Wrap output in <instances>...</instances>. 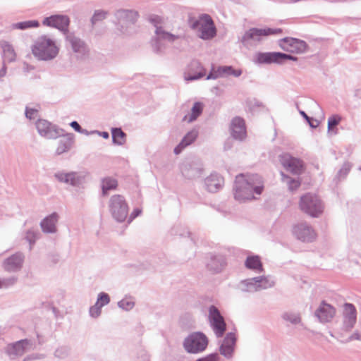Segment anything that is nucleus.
I'll use <instances>...</instances> for the list:
<instances>
[{
    "mask_svg": "<svg viewBox=\"0 0 361 361\" xmlns=\"http://www.w3.org/2000/svg\"><path fill=\"white\" fill-rule=\"evenodd\" d=\"M208 319L216 336L217 338L222 337L226 330V324L224 317L216 306L211 305L209 307Z\"/></svg>",
    "mask_w": 361,
    "mask_h": 361,
    "instance_id": "nucleus-11",
    "label": "nucleus"
},
{
    "mask_svg": "<svg viewBox=\"0 0 361 361\" xmlns=\"http://www.w3.org/2000/svg\"><path fill=\"white\" fill-rule=\"evenodd\" d=\"M281 175L282 181L288 185L290 191L295 190L300 187V182L298 178H291L286 175L283 172H281Z\"/></svg>",
    "mask_w": 361,
    "mask_h": 361,
    "instance_id": "nucleus-39",
    "label": "nucleus"
},
{
    "mask_svg": "<svg viewBox=\"0 0 361 361\" xmlns=\"http://www.w3.org/2000/svg\"><path fill=\"white\" fill-rule=\"evenodd\" d=\"M25 260V255L17 252L4 259L2 264L4 269L9 273H15L21 270Z\"/></svg>",
    "mask_w": 361,
    "mask_h": 361,
    "instance_id": "nucleus-19",
    "label": "nucleus"
},
{
    "mask_svg": "<svg viewBox=\"0 0 361 361\" xmlns=\"http://www.w3.org/2000/svg\"><path fill=\"white\" fill-rule=\"evenodd\" d=\"M38 113V109L35 108L25 107V114L27 118L32 120L34 119Z\"/></svg>",
    "mask_w": 361,
    "mask_h": 361,
    "instance_id": "nucleus-55",
    "label": "nucleus"
},
{
    "mask_svg": "<svg viewBox=\"0 0 361 361\" xmlns=\"http://www.w3.org/2000/svg\"><path fill=\"white\" fill-rule=\"evenodd\" d=\"M279 161L283 168L293 174L299 175L303 171V163L298 158L292 157L288 153H283L279 156Z\"/></svg>",
    "mask_w": 361,
    "mask_h": 361,
    "instance_id": "nucleus-15",
    "label": "nucleus"
},
{
    "mask_svg": "<svg viewBox=\"0 0 361 361\" xmlns=\"http://www.w3.org/2000/svg\"><path fill=\"white\" fill-rule=\"evenodd\" d=\"M294 236L304 243L312 242L316 238V233L312 227L307 223H299L293 228Z\"/></svg>",
    "mask_w": 361,
    "mask_h": 361,
    "instance_id": "nucleus-16",
    "label": "nucleus"
},
{
    "mask_svg": "<svg viewBox=\"0 0 361 361\" xmlns=\"http://www.w3.org/2000/svg\"><path fill=\"white\" fill-rule=\"evenodd\" d=\"M32 345L30 340L22 339L15 343L8 344L6 348V354L11 359L21 356Z\"/></svg>",
    "mask_w": 361,
    "mask_h": 361,
    "instance_id": "nucleus-21",
    "label": "nucleus"
},
{
    "mask_svg": "<svg viewBox=\"0 0 361 361\" xmlns=\"http://www.w3.org/2000/svg\"><path fill=\"white\" fill-rule=\"evenodd\" d=\"M204 109V104L201 102H195L192 108L190 113L185 115L183 118V121L188 123L195 121L198 117L202 114Z\"/></svg>",
    "mask_w": 361,
    "mask_h": 361,
    "instance_id": "nucleus-31",
    "label": "nucleus"
},
{
    "mask_svg": "<svg viewBox=\"0 0 361 361\" xmlns=\"http://www.w3.org/2000/svg\"><path fill=\"white\" fill-rule=\"evenodd\" d=\"M351 169V164L349 162H345L341 169L338 171L335 178L338 180L345 178Z\"/></svg>",
    "mask_w": 361,
    "mask_h": 361,
    "instance_id": "nucleus-45",
    "label": "nucleus"
},
{
    "mask_svg": "<svg viewBox=\"0 0 361 361\" xmlns=\"http://www.w3.org/2000/svg\"><path fill=\"white\" fill-rule=\"evenodd\" d=\"M32 54L39 60L51 61L56 57L59 49L56 42L47 35L40 36L35 42Z\"/></svg>",
    "mask_w": 361,
    "mask_h": 361,
    "instance_id": "nucleus-2",
    "label": "nucleus"
},
{
    "mask_svg": "<svg viewBox=\"0 0 361 361\" xmlns=\"http://www.w3.org/2000/svg\"><path fill=\"white\" fill-rule=\"evenodd\" d=\"M138 361H149V357L145 350H141L138 353Z\"/></svg>",
    "mask_w": 361,
    "mask_h": 361,
    "instance_id": "nucleus-58",
    "label": "nucleus"
},
{
    "mask_svg": "<svg viewBox=\"0 0 361 361\" xmlns=\"http://www.w3.org/2000/svg\"><path fill=\"white\" fill-rule=\"evenodd\" d=\"M101 312L102 307H98V305H97L96 303L93 306L90 307L89 313L90 317L93 318H97L101 314Z\"/></svg>",
    "mask_w": 361,
    "mask_h": 361,
    "instance_id": "nucleus-54",
    "label": "nucleus"
},
{
    "mask_svg": "<svg viewBox=\"0 0 361 361\" xmlns=\"http://www.w3.org/2000/svg\"><path fill=\"white\" fill-rule=\"evenodd\" d=\"M208 343V338L204 333L196 331L190 334L184 339L183 346L187 353L197 354L207 348Z\"/></svg>",
    "mask_w": 361,
    "mask_h": 361,
    "instance_id": "nucleus-6",
    "label": "nucleus"
},
{
    "mask_svg": "<svg viewBox=\"0 0 361 361\" xmlns=\"http://www.w3.org/2000/svg\"><path fill=\"white\" fill-rule=\"evenodd\" d=\"M238 288L242 292L253 293L258 291L255 277L241 281L239 283Z\"/></svg>",
    "mask_w": 361,
    "mask_h": 361,
    "instance_id": "nucleus-35",
    "label": "nucleus"
},
{
    "mask_svg": "<svg viewBox=\"0 0 361 361\" xmlns=\"http://www.w3.org/2000/svg\"><path fill=\"white\" fill-rule=\"evenodd\" d=\"M118 306L123 310L129 311L134 307L135 302L131 298L126 297L118 302Z\"/></svg>",
    "mask_w": 361,
    "mask_h": 361,
    "instance_id": "nucleus-42",
    "label": "nucleus"
},
{
    "mask_svg": "<svg viewBox=\"0 0 361 361\" xmlns=\"http://www.w3.org/2000/svg\"><path fill=\"white\" fill-rule=\"evenodd\" d=\"M113 143L116 145H123L126 142V133L120 128L111 129Z\"/></svg>",
    "mask_w": 361,
    "mask_h": 361,
    "instance_id": "nucleus-37",
    "label": "nucleus"
},
{
    "mask_svg": "<svg viewBox=\"0 0 361 361\" xmlns=\"http://www.w3.org/2000/svg\"><path fill=\"white\" fill-rule=\"evenodd\" d=\"M231 131L234 139L243 140L246 136L245 121L240 117L233 118L231 124Z\"/></svg>",
    "mask_w": 361,
    "mask_h": 361,
    "instance_id": "nucleus-27",
    "label": "nucleus"
},
{
    "mask_svg": "<svg viewBox=\"0 0 361 361\" xmlns=\"http://www.w3.org/2000/svg\"><path fill=\"white\" fill-rule=\"evenodd\" d=\"M201 19L203 20L198 31V36L204 40L211 39L216 35V29L211 16L208 14H202Z\"/></svg>",
    "mask_w": 361,
    "mask_h": 361,
    "instance_id": "nucleus-18",
    "label": "nucleus"
},
{
    "mask_svg": "<svg viewBox=\"0 0 361 361\" xmlns=\"http://www.w3.org/2000/svg\"><path fill=\"white\" fill-rule=\"evenodd\" d=\"M6 73V66L5 63L3 62L2 68L0 69V78L5 76Z\"/></svg>",
    "mask_w": 361,
    "mask_h": 361,
    "instance_id": "nucleus-63",
    "label": "nucleus"
},
{
    "mask_svg": "<svg viewBox=\"0 0 361 361\" xmlns=\"http://www.w3.org/2000/svg\"><path fill=\"white\" fill-rule=\"evenodd\" d=\"M70 18L66 15L55 14L46 17L42 20V25L44 26L54 27L60 30L66 37L69 33L68 27L70 25Z\"/></svg>",
    "mask_w": 361,
    "mask_h": 361,
    "instance_id": "nucleus-13",
    "label": "nucleus"
},
{
    "mask_svg": "<svg viewBox=\"0 0 361 361\" xmlns=\"http://www.w3.org/2000/svg\"><path fill=\"white\" fill-rule=\"evenodd\" d=\"M40 136L46 139H56L63 135L64 130L45 119H38L35 123Z\"/></svg>",
    "mask_w": 361,
    "mask_h": 361,
    "instance_id": "nucleus-10",
    "label": "nucleus"
},
{
    "mask_svg": "<svg viewBox=\"0 0 361 361\" xmlns=\"http://www.w3.org/2000/svg\"><path fill=\"white\" fill-rule=\"evenodd\" d=\"M199 131L197 128H193L188 132L186 135L182 138L179 144L174 148L173 152L175 154H179L188 146L193 143L197 138Z\"/></svg>",
    "mask_w": 361,
    "mask_h": 361,
    "instance_id": "nucleus-28",
    "label": "nucleus"
},
{
    "mask_svg": "<svg viewBox=\"0 0 361 361\" xmlns=\"http://www.w3.org/2000/svg\"><path fill=\"white\" fill-rule=\"evenodd\" d=\"M69 355V349L66 346L58 348L54 352V356L59 359H65Z\"/></svg>",
    "mask_w": 361,
    "mask_h": 361,
    "instance_id": "nucleus-50",
    "label": "nucleus"
},
{
    "mask_svg": "<svg viewBox=\"0 0 361 361\" xmlns=\"http://www.w3.org/2000/svg\"><path fill=\"white\" fill-rule=\"evenodd\" d=\"M205 70L202 68V70L197 73L188 74V75L185 77V79L188 81L196 80L203 78L205 75Z\"/></svg>",
    "mask_w": 361,
    "mask_h": 361,
    "instance_id": "nucleus-53",
    "label": "nucleus"
},
{
    "mask_svg": "<svg viewBox=\"0 0 361 361\" xmlns=\"http://www.w3.org/2000/svg\"><path fill=\"white\" fill-rule=\"evenodd\" d=\"M242 74L240 69H234L231 66H221L216 69L212 68L211 71L207 75L206 80H215L218 78L233 75L239 77Z\"/></svg>",
    "mask_w": 361,
    "mask_h": 361,
    "instance_id": "nucleus-23",
    "label": "nucleus"
},
{
    "mask_svg": "<svg viewBox=\"0 0 361 361\" xmlns=\"http://www.w3.org/2000/svg\"><path fill=\"white\" fill-rule=\"evenodd\" d=\"M226 259L224 255L220 254H210L209 259L207 262V269L212 274H219L226 267Z\"/></svg>",
    "mask_w": 361,
    "mask_h": 361,
    "instance_id": "nucleus-25",
    "label": "nucleus"
},
{
    "mask_svg": "<svg viewBox=\"0 0 361 361\" xmlns=\"http://www.w3.org/2000/svg\"><path fill=\"white\" fill-rule=\"evenodd\" d=\"M39 235L40 233L37 231L28 230L26 232L25 239L30 243V248L32 247V245L35 243L36 240L39 238Z\"/></svg>",
    "mask_w": 361,
    "mask_h": 361,
    "instance_id": "nucleus-47",
    "label": "nucleus"
},
{
    "mask_svg": "<svg viewBox=\"0 0 361 361\" xmlns=\"http://www.w3.org/2000/svg\"><path fill=\"white\" fill-rule=\"evenodd\" d=\"M153 51L156 54H161L166 49V45L161 39L153 37L151 40Z\"/></svg>",
    "mask_w": 361,
    "mask_h": 361,
    "instance_id": "nucleus-43",
    "label": "nucleus"
},
{
    "mask_svg": "<svg viewBox=\"0 0 361 361\" xmlns=\"http://www.w3.org/2000/svg\"><path fill=\"white\" fill-rule=\"evenodd\" d=\"M108 207L111 216L117 222L122 223L127 219L129 207L123 195H112L109 200Z\"/></svg>",
    "mask_w": 361,
    "mask_h": 361,
    "instance_id": "nucleus-5",
    "label": "nucleus"
},
{
    "mask_svg": "<svg viewBox=\"0 0 361 361\" xmlns=\"http://www.w3.org/2000/svg\"><path fill=\"white\" fill-rule=\"evenodd\" d=\"M65 43L67 49L74 54L77 59L85 60L89 57L90 49L88 44L75 32L67 33Z\"/></svg>",
    "mask_w": 361,
    "mask_h": 361,
    "instance_id": "nucleus-3",
    "label": "nucleus"
},
{
    "mask_svg": "<svg viewBox=\"0 0 361 361\" xmlns=\"http://www.w3.org/2000/svg\"><path fill=\"white\" fill-rule=\"evenodd\" d=\"M300 114L306 120L312 128H316L319 126V122L317 120L308 116L304 111H300Z\"/></svg>",
    "mask_w": 361,
    "mask_h": 361,
    "instance_id": "nucleus-51",
    "label": "nucleus"
},
{
    "mask_svg": "<svg viewBox=\"0 0 361 361\" xmlns=\"http://www.w3.org/2000/svg\"><path fill=\"white\" fill-rule=\"evenodd\" d=\"M0 44L3 51V62L6 63L15 61L16 54L13 46L6 41H1Z\"/></svg>",
    "mask_w": 361,
    "mask_h": 361,
    "instance_id": "nucleus-32",
    "label": "nucleus"
},
{
    "mask_svg": "<svg viewBox=\"0 0 361 361\" xmlns=\"http://www.w3.org/2000/svg\"><path fill=\"white\" fill-rule=\"evenodd\" d=\"M279 45L283 50L296 54L305 52L307 47V43L305 41L292 37L281 39Z\"/></svg>",
    "mask_w": 361,
    "mask_h": 361,
    "instance_id": "nucleus-17",
    "label": "nucleus"
},
{
    "mask_svg": "<svg viewBox=\"0 0 361 361\" xmlns=\"http://www.w3.org/2000/svg\"><path fill=\"white\" fill-rule=\"evenodd\" d=\"M91 133H97V134L99 135L100 136H102L104 139H108L109 137V133L106 132V131L100 132L98 130H94V131H92Z\"/></svg>",
    "mask_w": 361,
    "mask_h": 361,
    "instance_id": "nucleus-61",
    "label": "nucleus"
},
{
    "mask_svg": "<svg viewBox=\"0 0 361 361\" xmlns=\"http://www.w3.org/2000/svg\"><path fill=\"white\" fill-rule=\"evenodd\" d=\"M281 318L283 320L291 323L292 324H298L300 323V322H301V318H300V314L298 313L291 312H283L281 314Z\"/></svg>",
    "mask_w": 361,
    "mask_h": 361,
    "instance_id": "nucleus-41",
    "label": "nucleus"
},
{
    "mask_svg": "<svg viewBox=\"0 0 361 361\" xmlns=\"http://www.w3.org/2000/svg\"><path fill=\"white\" fill-rule=\"evenodd\" d=\"M257 282V290L267 289L274 286L275 283L269 276H257L255 277Z\"/></svg>",
    "mask_w": 361,
    "mask_h": 361,
    "instance_id": "nucleus-38",
    "label": "nucleus"
},
{
    "mask_svg": "<svg viewBox=\"0 0 361 361\" xmlns=\"http://www.w3.org/2000/svg\"><path fill=\"white\" fill-rule=\"evenodd\" d=\"M341 120L339 115L334 114L331 116L328 119V130L331 131L334 127L338 126Z\"/></svg>",
    "mask_w": 361,
    "mask_h": 361,
    "instance_id": "nucleus-49",
    "label": "nucleus"
},
{
    "mask_svg": "<svg viewBox=\"0 0 361 361\" xmlns=\"http://www.w3.org/2000/svg\"><path fill=\"white\" fill-rule=\"evenodd\" d=\"M35 357H31V356H27L26 357L24 358L23 361H28L31 359H34Z\"/></svg>",
    "mask_w": 361,
    "mask_h": 361,
    "instance_id": "nucleus-64",
    "label": "nucleus"
},
{
    "mask_svg": "<svg viewBox=\"0 0 361 361\" xmlns=\"http://www.w3.org/2000/svg\"><path fill=\"white\" fill-rule=\"evenodd\" d=\"M85 174L78 171H58L54 173V178L60 183L79 188L85 181Z\"/></svg>",
    "mask_w": 361,
    "mask_h": 361,
    "instance_id": "nucleus-8",
    "label": "nucleus"
},
{
    "mask_svg": "<svg viewBox=\"0 0 361 361\" xmlns=\"http://www.w3.org/2000/svg\"><path fill=\"white\" fill-rule=\"evenodd\" d=\"M39 26V23L36 20H30L23 22L16 23L13 25V27L16 29L26 30L32 27H37Z\"/></svg>",
    "mask_w": 361,
    "mask_h": 361,
    "instance_id": "nucleus-40",
    "label": "nucleus"
},
{
    "mask_svg": "<svg viewBox=\"0 0 361 361\" xmlns=\"http://www.w3.org/2000/svg\"><path fill=\"white\" fill-rule=\"evenodd\" d=\"M219 356L217 353H211L204 357H200L195 361H218Z\"/></svg>",
    "mask_w": 361,
    "mask_h": 361,
    "instance_id": "nucleus-56",
    "label": "nucleus"
},
{
    "mask_svg": "<svg viewBox=\"0 0 361 361\" xmlns=\"http://www.w3.org/2000/svg\"><path fill=\"white\" fill-rule=\"evenodd\" d=\"M287 60L296 61L298 58L291 54L282 52H258L255 55L254 62L258 64H282Z\"/></svg>",
    "mask_w": 361,
    "mask_h": 361,
    "instance_id": "nucleus-7",
    "label": "nucleus"
},
{
    "mask_svg": "<svg viewBox=\"0 0 361 361\" xmlns=\"http://www.w3.org/2000/svg\"><path fill=\"white\" fill-rule=\"evenodd\" d=\"M224 184V178L218 173H211L204 180L206 189L210 192H217Z\"/></svg>",
    "mask_w": 361,
    "mask_h": 361,
    "instance_id": "nucleus-29",
    "label": "nucleus"
},
{
    "mask_svg": "<svg viewBox=\"0 0 361 361\" xmlns=\"http://www.w3.org/2000/svg\"><path fill=\"white\" fill-rule=\"evenodd\" d=\"M202 22L203 20L201 19V15L200 16L198 19L191 18L189 20L190 27L192 30L198 32L200 28V26L202 24Z\"/></svg>",
    "mask_w": 361,
    "mask_h": 361,
    "instance_id": "nucleus-52",
    "label": "nucleus"
},
{
    "mask_svg": "<svg viewBox=\"0 0 361 361\" xmlns=\"http://www.w3.org/2000/svg\"><path fill=\"white\" fill-rule=\"evenodd\" d=\"M361 336L358 331L354 332L353 334H351L348 338H347L344 342H349L353 340H360Z\"/></svg>",
    "mask_w": 361,
    "mask_h": 361,
    "instance_id": "nucleus-59",
    "label": "nucleus"
},
{
    "mask_svg": "<svg viewBox=\"0 0 361 361\" xmlns=\"http://www.w3.org/2000/svg\"><path fill=\"white\" fill-rule=\"evenodd\" d=\"M115 16L118 20V29L123 34H130V26L133 25L138 18V13L133 10H118Z\"/></svg>",
    "mask_w": 361,
    "mask_h": 361,
    "instance_id": "nucleus-9",
    "label": "nucleus"
},
{
    "mask_svg": "<svg viewBox=\"0 0 361 361\" xmlns=\"http://www.w3.org/2000/svg\"><path fill=\"white\" fill-rule=\"evenodd\" d=\"M336 314L335 308L326 303L325 301H322L317 310L314 312V315L319 321L322 323H326L331 321Z\"/></svg>",
    "mask_w": 361,
    "mask_h": 361,
    "instance_id": "nucleus-24",
    "label": "nucleus"
},
{
    "mask_svg": "<svg viewBox=\"0 0 361 361\" xmlns=\"http://www.w3.org/2000/svg\"><path fill=\"white\" fill-rule=\"evenodd\" d=\"M155 38L161 39V41H167L169 42H173L175 40L180 38L179 35H176L166 32L162 27H157V29L155 30Z\"/></svg>",
    "mask_w": 361,
    "mask_h": 361,
    "instance_id": "nucleus-36",
    "label": "nucleus"
},
{
    "mask_svg": "<svg viewBox=\"0 0 361 361\" xmlns=\"http://www.w3.org/2000/svg\"><path fill=\"white\" fill-rule=\"evenodd\" d=\"M237 337L233 332L228 333L219 346V353L225 358L230 360L233 357Z\"/></svg>",
    "mask_w": 361,
    "mask_h": 361,
    "instance_id": "nucleus-20",
    "label": "nucleus"
},
{
    "mask_svg": "<svg viewBox=\"0 0 361 361\" xmlns=\"http://www.w3.org/2000/svg\"><path fill=\"white\" fill-rule=\"evenodd\" d=\"M149 20L152 24H154L156 28L157 27H159L157 25L159 23V19L158 16L151 17Z\"/></svg>",
    "mask_w": 361,
    "mask_h": 361,
    "instance_id": "nucleus-62",
    "label": "nucleus"
},
{
    "mask_svg": "<svg viewBox=\"0 0 361 361\" xmlns=\"http://www.w3.org/2000/svg\"><path fill=\"white\" fill-rule=\"evenodd\" d=\"M118 187V181L112 177H105L101 180L102 195L106 196L110 190H116Z\"/></svg>",
    "mask_w": 361,
    "mask_h": 361,
    "instance_id": "nucleus-34",
    "label": "nucleus"
},
{
    "mask_svg": "<svg viewBox=\"0 0 361 361\" xmlns=\"http://www.w3.org/2000/svg\"><path fill=\"white\" fill-rule=\"evenodd\" d=\"M264 189L262 177L258 174L243 173L236 176L234 187V198L239 201L254 199V194L260 195Z\"/></svg>",
    "mask_w": 361,
    "mask_h": 361,
    "instance_id": "nucleus-1",
    "label": "nucleus"
},
{
    "mask_svg": "<svg viewBox=\"0 0 361 361\" xmlns=\"http://www.w3.org/2000/svg\"><path fill=\"white\" fill-rule=\"evenodd\" d=\"M18 281V277L11 276L7 278H0V289L8 288L13 286Z\"/></svg>",
    "mask_w": 361,
    "mask_h": 361,
    "instance_id": "nucleus-44",
    "label": "nucleus"
},
{
    "mask_svg": "<svg viewBox=\"0 0 361 361\" xmlns=\"http://www.w3.org/2000/svg\"><path fill=\"white\" fill-rule=\"evenodd\" d=\"M245 266L247 269L256 272H262L263 271L262 263L258 255L248 256L245 262Z\"/></svg>",
    "mask_w": 361,
    "mask_h": 361,
    "instance_id": "nucleus-33",
    "label": "nucleus"
},
{
    "mask_svg": "<svg viewBox=\"0 0 361 361\" xmlns=\"http://www.w3.org/2000/svg\"><path fill=\"white\" fill-rule=\"evenodd\" d=\"M142 212V210L140 208H135L133 212L130 213L128 219V223L130 224L133 219H135L136 217L140 215Z\"/></svg>",
    "mask_w": 361,
    "mask_h": 361,
    "instance_id": "nucleus-57",
    "label": "nucleus"
},
{
    "mask_svg": "<svg viewBox=\"0 0 361 361\" xmlns=\"http://www.w3.org/2000/svg\"><path fill=\"white\" fill-rule=\"evenodd\" d=\"M282 32L280 28H250L247 30L241 38L244 46H248L250 41H260L262 37L277 35Z\"/></svg>",
    "mask_w": 361,
    "mask_h": 361,
    "instance_id": "nucleus-12",
    "label": "nucleus"
},
{
    "mask_svg": "<svg viewBox=\"0 0 361 361\" xmlns=\"http://www.w3.org/2000/svg\"><path fill=\"white\" fill-rule=\"evenodd\" d=\"M183 176L188 179H194L201 176L202 172V164L198 161H184L180 166Z\"/></svg>",
    "mask_w": 361,
    "mask_h": 361,
    "instance_id": "nucleus-22",
    "label": "nucleus"
},
{
    "mask_svg": "<svg viewBox=\"0 0 361 361\" xmlns=\"http://www.w3.org/2000/svg\"><path fill=\"white\" fill-rule=\"evenodd\" d=\"M59 141L58 144V147L56 149V154L58 155H61L71 149L74 141V135L73 133H63V135Z\"/></svg>",
    "mask_w": 361,
    "mask_h": 361,
    "instance_id": "nucleus-30",
    "label": "nucleus"
},
{
    "mask_svg": "<svg viewBox=\"0 0 361 361\" xmlns=\"http://www.w3.org/2000/svg\"><path fill=\"white\" fill-rule=\"evenodd\" d=\"M300 207L303 212L314 218L319 217L324 209L322 200L312 193H307L300 197Z\"/></svg>",
    "mask_w": 361,
    "mask_h": 361,
    "instance_id": "nucleus-4",
    "label": "nucleus"
},
{
    "mask_svg": "<svg viewBox=\"0 0 361 361\" xmlns=\"http://www.w3.org/2000/svg\"><path fill=\"white\" fill-rule=\"evenodd\" d=\"M107 15V12L104 11L97 10L94 11V15L91 18V23L94 25L96 23L102 21L105 19Z\"/></svg>",
    "mask_w": 361,
    "mask_h": 361,
    "instance_id": "nucleus-48",
    "label": "nucleus"
},
{
    "mask_svg": "<svg viewBox=\"0 0 361 361\" xmlns=\"http://www.w3.org/2000/svg\"><path fill=\"white\" fill-rule=\"evenodd\" d=\"M70 126L76 131V132H78V133H83V129L81 128V126H80V124L75 121H72L71 123H70Z\"/></svg>",
    "mask_w": 361,
    "mask_h": 361,
    "instance_id": "nucleus-60",
    "label": "nucleus"
},
{
    "mask_svg": "<svg viewBox=\"0 0 361 361\" xmlns=\"http://www.w3.org/2000/svg\"><path fill=\"white\" fill-rule=\"evenodd\" d=\"M110 300L109 294L104 292H101L97 295L96 304L98 305V307H101L102 308L104 306L108 305L110 302Z\"/></svg>",
    "mask_w": 361,
    "mask_h": 361,
    "instance_id": "nucleus-46",
    "label": "nucleus"
},
{
    "mask_svg": "<svg viewBox=\"0 0 361 361\" xmlns=\"http://www.w3.org/2000/svg\"><path fill=\"white\" fill-rule=\"evenodd\" d=\"M59 219V215L56 212H53L44 217L39 224L42 232L47 234L56 233V224Z\"/></svg>",
    "mask_w": 361,
    "mask_h": 361,
    "instance_id": "nucleus-26",
    "label": "nucleus"
},
{
    "mask_svg": "<svg viewBox=\"0 0 361 361\" xmlns=\"http://www.w3.org/2000/svg\"><path fill=\"white\" fill-rule=\"evenodd\" d=\"M357 322V310L352 303L345 302L343 305V322L341 330L343 332L350 331Z\"/></svg>",
    "mask_w": 361,
    "mask_h": 361,
    "instance_id": "nucleus-14",
    "label": "nucleus"
}]
</instances>
